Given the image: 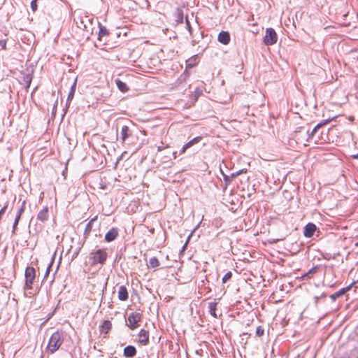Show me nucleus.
<instances>
[{
    "label": "nucleus",
    "mask_w": 358,
    "mask_h": 358,
    "mask_svg": "<svg viewBox=\"0 0 358 358\" xmlns=\"http://www.w3.org/2000/svg\"><path fill=\"white\" fill-rule=\"evenodd\" d=\"M63 343V334L62 332L57 331L50 336L48 345L47 350L53 354L55 352Z\"/></svg>",
    "instance_id": "1"
},
{
    "label": "nucleus",
    "mask_w": 358,
    "mask_h": 358,
    "mask_svg": "<svg viewBox=\"0 0 358 358\" xmlns=\"http://www.w3.org/2000/svg\"><path fill=\"white\" fill-rule=\"evenodd\" d=\"M108 254L105 249H99L94 252L90 253V260L92 264L95 265L96 264H103L107 259Z\"/></svg>",
    "instance_id": "2"
},
{
    "label": "nucleus",
    "mask_w": 358,
    "mask_h": 358,
    "mask_svg": "<svg viewBox=\"0 0 358 358\" xmlns=\"http://www.w3.org/2000/svg\"><path fill=\"white\" fill-rule=\"evenodd\" d=\"M25 285L24 288L27 289H32L34 280L36 278V270L32 266H27L24 273Z\"/></svg>",
    "instance_id": "3"
},
{
    "label": "nucleus",
    "mask_w": 358,
    "mask_h": 358,
    "mask_svg": "<svg viewBox=\"0 0 358 358\" xmlns=\"http://www.w3.org/2000/svg\"><path fill=\"white\" fill-rule=\"evenodd\" d=\"M278 35L273 28H267L266 29L265 36L263 42L266 45H272L276 43Z\"/></svg>",
    "instance_id": "4"
},
{
    "label": "nucleus",
    "mask_w": 358,
    "mask_h": 358,
    "mask_svg": "<svg viewBox=\"0 0 358 358\" xmlns=\"http://www.w3.org/2000/svg\"><path fill=\"white\" fill-rule=\"evenodd\" d=\"M142 315L140 313L133 312L131 313L127 319V326L130 329L134 330L138 327V323L141 320Z\"/></svg>",
    "instance_id": "5"
},
{
    "label": "nucleus",
    "mask_w": 358,
    "mask_h": 358,
    "mask_svg": "<svg viewBox=\"0 0 358 358\" xmlns=\"http://www.w3.org/2000/svg\"><path fill=\"white\" fill-rule=\"evenodd\" d=\"M138 342L142 345H147L149 343V331L144 329H141L138 334Z\"/></svg>",
    "instance_id": "6"
},
{
    "label": "nucleus",
    "mask_w": 358,
    "mask_h": 358,
    "mask_svg": "<svg viewBox=\"0 0 358 358\" xmlns=\"http://www.w3.org/2000/svg\"><path fill=\"white\" fill-rule=\"evenodd\" d=\"M330 122V120H322V122H320V123H318L314 128L312 130V131L310 133H309V131L308 130H306V133L307 134V138H306V141H310L312 140V138H313L314 135L317 132L318 129L322 127L323 125L327 124L328 122Z\"/></svg>",
    "instance_id": "7"
},
{
    "label": "nucleus",
    "mask_w": 358,
    "mask_h": 358,
    "mask_svg": "<svg viewBox=\"0 0 358 358\" xmlns=\"http://www.w3.org/2000/svg\"><path fill=\"white\" fill-rule=\"evenodd\" d=\"M119 235L117 228L112 227L105 235V241L108 243L112 242L117 238Z\"/></svg>",
    "instance_id": "8"
},
{
    "label": "nucleus",
    "mask_w": 358,
    "mask_h": 358,
    "mask_svg": "<svg viewBox=\"0 0 358 358\" xmlns=\"http://www.w3.org/2000/svg\"><path fill=\"white\" fill-rule=\"evenodd\" d=\"M317 229V227L315 224L309 222L308 223L303 230V235L306 238H310L313 236L315 231Z\"/></svg>",
    "instance_id": "9"
},
{
    "label": "nucleus",
    "mask_w": 358,
    "mask_h": 358,
    "mask_svg": "<svg viewBox=\"0 0 358 358\" xmlns=\"http://www.w3.org/2000/svg\"><path fill=\"white\" fill-rule=\"evenodd\" d=\"M99 31L98 34V40L99 41H106L107 38L109 37L110 33L108 29L101 24H99Z\"/></svg>",
    "instance_id": "10"
},
{
    "label": "nucleus",
    "mask_w": 358,
    "mask_h": 358,
    "mask_svg": "<svg viewBox=\"0 0 358 358\" xmlns=\"http://www.w3.org/2000/svg\"><path fill=\"white\" fill-rule=\"evenodd\" d=\"M49 210L48 206H44L38 213L37 220L44 222L48 220L49 217Z\"/></svg>",
    "instance_id": "11"
},
{
    "label": "nucleus",
    "mask_w": 358,
    "mask_h": 358,
    "mask_svg": "<svg viewBox=\"0 0 358 358\" xmlns=\"http://www.w3.org/2000/svg\"><path fill=\"white\" fill-rule=\"evenodd\" d=\"M137 353L136 349L133 345H127L124 348L123 355L127 358H131L136 356Z\"/></svg>",
    "instance_id": "12"
},
{
    "label": "nucleus",
    "mask_w": 358,
    "mask_h": 358,
    "mask_svg": "<svg viewBox=\"0 0 358 358\" xmlns=\"http://www.w3.org/2000/svg\"><path fill=\"white\" fill-rule=\"evenodd\" d=\"M96 219H97V216L94 217L86 224L85 230H84V233H83V236L85 239L89 237V236L90 235V233L92 229L93 223L96 220Z\"/></svg>",
    "instance_id": "13"
},
{
    "label": "nucleus",
    "mask_w": 358,
    "mask_h": 358,
    "mask_svg": "<svg viewBox=\"0 0 358 358\" xmlns=\"http://www.w3.org/2000/svg\"><path fill=\"white\" fill-rule=\"evenodd\" d=\"M217 40L220 43L227 45L230 41V35L229 33L227 31H222L218 34Z\"/></svg>",
    "instance_id": "14"
},
{
    "label": "nucleus",
    "mask_w": 358,
    "mask_h": 358,
    "mask_svg": "<svg viewBox=\"0 0 358 358\" xmlns=\"http://www.w3.org/2000/svg\"><path fill=\"white\" fill-rule=\"evenodd\" d=\"M131 134L132 132L128 126L123 125L120 131V138L122 141V142H124L128 137L131 136Z\"/></svg>",
    "instance_id": "15"
},
{
    "label": "nucleus",
    "mask_w": 358,
    "mask_h": 358,
    "mask_svg": "<svg viewBox=\"0 0 358 358\" xmlns=\"http://www.w3.org/2000/svg\"><path fill=\"white\" fill-rule=\"evenodd\" d=\"M118 299L120 301H124L128 299L129 294L127 289L125 286L121 285L118 289Z\"/></svg>",
    "instance_id": "16"
},
{
    "label": "nucleus",
    "mask_w": 358,
    "mask_h": 358,
    "mask_svg": "<svg viewBox=\"0 0 358 358\" xmlns=\"http://www.w3.org/2000/svg\"><path fill=\"white\" fill-rule=\"evenodd\" d=\"M112 328V324L109 320H104L100 326L101 334H107Z\"/></svg>",
    "instance_id": "17"
},
{
    "label": "nucleus",
    "mask_w": 358,
    "mask_h": 358,
    "mask_svg": "<svg viewBox=\"0 0 358 358\" xmlns=\"http://www.w3.org/2000/svg\"><path fill=\"white\" fill-rule=\"evenodd\" d=\"M352 287V285L345 287V288H343L341 289H340L339 291L332 294L331 295H330V298L331 299L332 301H335L336 299H337L338 297L341 296L342 295H343L347 291L350 290V288Z\"/></svg>",
    "instance_id": "18"
},
{
    "label": "nucleus",
    "mask_w": 358,
    "mask_h": 358,
    "mask_svg": "<svg viewBox=\"0 0 358 358\" xmlns=\"http://www.w3.org/2000/svg\"><path fill=\"white\" fill-rule=\"evenodd\" d=\"M199 63V57L197 55H195L187 60H186V68L191 69Z\"/></svg>",
    "instance_id": "19"
},
{
    "label": "nucleus",
    "mask_w": 358,
    "mask_h": 358,
    "mask_svg": "<svg viewBox=\"0 0 358 358\" xmlns=\"http://www.w3.org/2000/svg\"><path fill=\"white\" fill-rule=\"evenodd\" d=\"M318 269H319V266H314L313 268H310L308 272H306L305 274H303L301 277V278L302 280H306V279H308V278H311L313 275L317 272Z\"/></svg>",
    "instance_id": "20"
},
{
    "label": "nucleus",
    "mask_w": 358,
    "mask_h": 358,
    "mask_svg": "<svg viewBox=\"0 0 358 358\" xmlns=\"http://www.w3.org/2000/svg\"><path fill=\"white\" fill-rule=\"evenodd\" d=\"M217 305V303L215 301H212V302L208 303L209 313L215 318L217 317V315L216 313Z\"/></svg>",
    "instance_id": "21"
},
{
    "label": "nucleus",
    "mask_w": 358,
    "mask_h": 358,
    "mask_svg": "<svg viewBox=\"0 0 358 358\" xmlns=\"http://www.w3.org/2000/svg\"><path fill=\"white\" fill-rule=\"evenodd\" d=\"M115 83L117 85V88L122 92H127L129 90V87H127V84L120 79L115 80Z\"/></svg>",
    "instance_id": "22"
},
{
    "label": "nucleus",
    "mask_w": 358,
    "mask_h": 358,
    "mask_svg": "<svg viewBox=\"0 0 358 358\" xmlns=\"http://www.w3.org/2000/svg\"><path fill=\"white\" fill-rule=\"evenodd\" d=\"M148 266V267H150V268H156L159 266V262L157 257H151L149 259Z\"/></svg>",
    "instance_id": "23"
},
{
    "label": "nucleus",
    "mask_w": 358,
    "mask_h": 358,
    "mask_svg": "<svg viewBox=\"0 0 358 358\" xmlns=\"http://www.w3.org/2000/svg\"><path fill=\"white\" fill-rule=\"evenodd\" d=\"M76 88V80H75L74 83H73V85L71 87V90L69 91V95L67 97V102L71 101L72 99L73 98Z\"/></svg>",
    "instance_id": "24"
},
{
    "label": "nucleus",
    "mask_w": 358,
    "mask_h": 358,
    "mask_svg": "<svg viewBox=\"0 0 358 358\" xmlns=\"http://www.w3.org/2000/svg\"><path fill=\"white\" fill-rule=\"evenodd\" d=\"M201 139H202L201 136H196L186 143V147L190 148L192 145H194L196 143H199L201 141Z\"/></svg>",
    "instance_id": "25"
},
{
    "label": "nucleus",
    "mask_w": 358,
    "mask_h": 358,
    "mask_svg": "<svg viewBox=\"0 0 358 358\" xmlns=\"http://www.w3.org/2000/svg\"><path fill=\"white\" fill-rule=\"evenodd\" d=\"M20 218H21V217H20L19 215H15V220H14L13 225V230H12L13 234L15 233V230L17 229V227L18 225Z\"/></svg>",
    "instance_id": "26"
},
{
    "label": "nucleus",
    "mask_w": 358,
    "mask_h": 358,
    "mask_svg": "<svg viewBox=\"0 0 358 358\" xmlns=\"http://www.w3.org/2000/svg\"><path fill=\"white\" fill-rule=\"evenodd\" d=\"M25 205H26V201H23L22 202L20 207L17 209V210L16 212V215H19L20 217L22 216V215L24 213V209H25Z\"/></svg>",
    "instance_id": "27"
},
{
    "label": "nucleus",
    "mask_w": 358,
    "mask_h": 358,
    "mask_svg": "<svg viewBox=\"0 0 358 358\" xmlns=\"http://www.w3.org/2000/svg\"><path fill=\"white\" fill-rule=\"evenodd\" d=\"M256 336L257 337H261L264 335V328L262 327V326H258L256 329Z\"/></svg>",
    "instance_id": "28"
},
{
    "label": "nucleus",
    "mask_w": 358,
    "mask_h": 358,
    "mask_svg": "<svg viewBox=\"0 0 358 358\" xmlns=\"http://www.w3.org/2000/svg\"><path fill=\"white\" fill-rule=\"evenodd\" d=\"M231 276H232V273H231V271L227 272V273L223 276V278H222V282H223V283L227 282L229 279H231Z\"/></svg>",
    "instance_id": "29"
},
{
    "label": "nucleus",
    "mask_w": 358,
    "mask_h": 358,
    "mask_svg": "<svg viewBox=\"0 0 358 358\" xmlns=\"http://www.w3.org/2000/svg\"><path fill=\"white\" fill-rule=\"evenodd\" d=\"M37 1L38 0H32L31 1L30 6H31V8L33 12H35L37 10V7H38Z\"/></svg>",
    "instance_id": "30"
},
{
    "label": "nucleus",
    "mask_w": 358,
    "mask_h": 358,
    "mask_svg": "<svg viewBox=\"0 0 358 358\" xmlns=\"http://www.w3.org/2000/svg\"><path fill=\"white\" fill-rule=\"evenodd\" d=\"M185 21H186V27H187V30L189 31L190 35H192V28L191 27L189 21L188 20L187 17H186Z\"/></svg>",
    "instance_id": "31"
},
{
    "label": "nucleus",
    "mask_w": 358,
    "mask_h": 358,
    "mask_svg": "<svg viewBox=\"0 0 358 358\" xmlns=\"http://www.w3.org/2000/svg\"><path fill=\"white\" fill-rule=\"evenodd\" d=\"M8 203L6 202L5 205L1 208V210H0V218L5 213L6 210V208L8 207Z\"/></svg>",
    "instance_id": "32"
},
{
    "label": "nucleus",
    "mask_w": 358,
    "mask_h": 358,
    "mask_svg": "<svg viewBox=\"0 0 358 358\" xmlns=\"http://www.w3.org/2000/svg\"><path fill=\"white\" fill-rule=\"evenodd\" d=\"M24 80L27 83V87H29L31 81V78L29 76V75H27L24 77Z\"/></svg>",
    "instance_id": "33"
},
{
    "label": "nucleus",
    "mask_w": 358,
    "mask_h": 358,
    "mask_svg": "<svg viewBox=\"0 0 358 358\" xmlns=\"http://www.w3.org/2000/svg\"><path fill=\"white\" fill-rule=\"evenodd\" d=\"M0 46L2 49H6V40H0Z\"/></svg>",
    "instance_id": "34"
},
{
    "label": "nucleus",
    "mask_w": 358,
    "mask_h": 358,
    "mask_svg": "<svg viewBox=\"0 0 358 358\" xmlns=\"http://www.w3.org/2000/svg\"><path fill=\"white\" fill-rule=\"evenodd\" d=\"M243 172V170H240L237 172L233 173L231 175V178L233 180L234 178L237 177L238 175H240Z\"/></svg>",
    "instance_id": "35"
},
{
    "label": "nucleus",
    "mask_w": 358,
    "mask_h": 358,
    "mask_svg": "<svg viewBox=\"0 0 358 358\" xmlns=\"http://www.w3.org/2000/svg\"><path fill=\"white\" fill-rule=\"evenodd\" d=\"M223 177L226 182H230L232 180L231 176H229L223 173Z\"/></svg>",
    "instance_id": "36"
},
{
    "label": "nucleus",
    "mask_w": 358,
    "mask_h": 358,
    "mask_svg": "<svg viewBox=\"0 0 358 358\" xmlns=\"http://www.w3.org/2000/svg\"><path fill=\"white\" fill-rule=\"evenodd\" d=\"M51 266H52V264H50L47 267V269H46V271H45V275H44V278H45L48 275V274H49V273H50V267H51Z\"/></svg>",
    "instance_id": "37"
},
{
    "label": "nucleus",
    "mask_w": 358,
    "mask_h": 358,
    "mask_svg": "<svg viewBox=\"0 0 358 358\" xmlns=\"http://www.w3.org/2000/svg\"><path fill=\"white\" fill-rule=\"evenodd\" d=\"M189 148V147H186V143L182 147L180 151V154H183L187 149Z\"/></svg>",
    "instance_id": "38"
},
{
    "label": "nucleus",
    "mask_w": 358,
    "mask_h": 358,
    "mask_svg": "<svg viewBox=\"0 0 358 358\" xmlns=\"http://www.w3.org/2000/svg\"><path fill=\"white\" fill-rule=\"evenodd\" d=\"M189 238H190V236L188 237V238H187V240L186 243L184 244V245H183V247H182V249H183V250H185V249L186 248V247H187V243H188V241H189Z\"/></svg>",
    "instance_id": "39"
},
{
    "label": "nucleus",
    "mask_w": 358,
    "mask_h": 358,
    "mask_svg": "<svg viewBox=\"0 0 358 358\" xmlns=\"http://www.w3.org/2000/svg\"><path fill=\"white\" fill-rule=\"evenodd\" d=\"M353 159H358V153L352 156Z\"/></svg>",
    "instance_id": "40"
},
{
    "label": "nucleus",
    "mask_w": 358,
    "mask_h": 358,
    "mask_svg": "<svg viewBox=\"0 0 358 358\" xmlns=\"http://www.w3.org/2000/svg\"><path fill=\"white\" fill-rule=\"evenodd\" d=\"M149 231L151 233V234H154L155 233V229L154 228H152L149 230Z\"/></svg>",
    "instance_id": "41"
},
{
    "label": "nucleus",
    "mask_w": 358,
    "mask_h": 358,
    "mask_svg": "<svg viewBox=\"0 0 358 358\" xmlns=\"http://www.w3.org/2000/svg\"><path fill=\"white\" fill-rule=\"evenodd\" d=\"M162 150V147H158V150L160 151Z\"/></svg>",
    "instance_id": "42"
},
{
    "label": "nucleus",
    "mask_w": 358,
    "mask_h": 358,
    "mask_svg": "<svg viewBox=\"0 0 358 358\" xmlns=\"http://www.w3.org/2000/svg\"><path fill=\"white\" fill-rule=\"evenodd\" d=\"M248 197H250V196H251V194H248Z\"/></svg>",
    "instance_id": "43"
},
{
    "label": "nucleus",
    "mask_w": 358,
    "mask_h": 358,
    "mask_svg": "<svg viewBox=\"0 0 358 358\" xmlns=\"http://www.w3.org/2000/svg\"><path fill=\"white\" fill-rule=\"evenodd\" d=\"M357 358H358V355H357Z\"/></svg>",
    "instance_id": "44"
}]
</instances>
